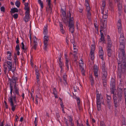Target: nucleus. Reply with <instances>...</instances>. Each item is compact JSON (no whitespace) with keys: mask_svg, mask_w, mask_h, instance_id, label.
I'll return each instance as SVG.
<instances>
[{"mask_svg":"<svg viewBox=\"0 0 126 126\" xmlns=\"http://www.w3.org/2000/svg\"><path fill=\"white\" fill-rule=\"evenodd\" d=\"M80 69L82 75L84 76L85 75V73L84 68H82Z\"/></svg>","mask_w":126,"mask_h":126,"instance_id":"nucleus-51","label":"nucleus"},{"mask_svg":"<svg viewBox=\"0 0 126 126\" xmlns=\"http://www.w3.org/2000/svg\"><path fill=\"white\" fill-rule=\"evenodd\" d=\"M59 66L60 67L61 69H62L63 66V64L62 62L61 61V58H59Z\"/></svg>","mask_w":126,"mask_h":126,"instance_id":"nucleus-30","label":"nucleus"},{"mask_svg":"<svg viewBox=\"0 0 126 126\" xmlns=\"http://www.w3.org/2000/svg\"><path fill=\"white\" fill-rule=\"evenodd\" d=\"M77 101L78 106H79L80 104V99L79 98H77Z\"/></svg>","mask_w":126,"mask_h":126,"instance_id":"nucleus-48","label":"nucleus"},{"mask_svg":"<svg viewBox=\"0 0 126 126\" xmlns=\"http://www.w3.org/2000/svg\"><path fill=\"white\" fill-rule=\"evenodd\" d=\"M97 110H98L99 111L101 110V105L102 103L100 102H96Z\"/></svg>","mask_w":126,"mask_h":126,"instance_id":"nucleus-23","label":"nucleus"},{"mask_svg":"<svg viewBox=\"0 0 126 126\" xmlns=\"http://www.w3.org/2000/svg\"><path fill=\"white\" fill-rule=\"evenodd\" d=\"M101 69L102 71V72L101 79L103 80H105L108 75L107 70L105 65V63L104 62H102L101 64Z\"/></svg>","mask_w":126,"mask_h":126,"instance_id":"nucleus-5","label":"nucleus"},{"mask_svg":"<svg viewBox=\"0 0 126 126\" xmlns=\"http://www.w3.org/2000/svg\"><path fill=\"white\" fill-rule=\"evenodd\" d=\"M10 90V96L9 97L8 100L12 108V110L14 111L16 107V105L14 104V102H16V98H19L20 96L18 85L15 84L13 89L12 86L11 84Z\"/></svg>","mask_w":126,"mask_h":126,"instance_id":"nucleus-2","label":"nucleus"},{"mask_svg":"<svg viewBox=\"0 0 126 126\" xmlns=\"http://www.w3.org/2000/svg\"><path fill=\"white\" fill-rule=\"evenodd\" d=\"M118 10L119 11H121L122 8V4L120 3H119L118 5Z\"/></svg>","mask_w":126,"mask_h":126,"instance_id":"nucleus-28","label":"nucleus"},{"mask_svg":"<svg viewBox=\"0 0 126 126\" xmlns=\"http://www.w3.org/2000/svg\"><path fill=\"white\" fill-rule=\"evenodd\" d=\"M106 79L105 80H104L105 81H103V82L104 86H105L106 85Z\"/></svg>","mask_w":126,"mask_h":126,"instance_id":"nucleus-58","label":"nucleus"},{"mask_svg":"<svg viewBox=\"0 0 126 126\" xmlns=\"http://www.w3.org/2000/svg\"><path fill=\"white\" fill-rule=\"evenodd\" d=\"M46 2L47 3V11L48 12L51 11L52 4L51 2V0H46Z\"/></svg>","mask_w":126,"mask_h":126,"instance_id":"nucleus-10","label":"nucleus"},{"mask_svg":"<svg viewBox=\"0 0 126 126\" xmlns=\"http://www.w3.org/2000/svg\"><path fill=\"white\" fill-rule=\"evenodd\" d=\"M124 91L125 95V97H126V88L124 89Z\"/></svg>","mask_w":126,"mask_h":126,"instance_id":"nucleus-57","label":"nucleus"},{"mask_svg":"<svg viewBox=\"0 0 126 126\" xmlns=\"http://www.w3.org/2000/svg\"><path fill=\"white\" fill-rule=\"evenodd\" d=\"M102 17V21H104V23H102L101 25V26L104 23H106V24L105 22L107 20V15H103Z\"/></svg>","mask_w":126,"mask_h":126,"instance_id":"nucleus-21","label":"nucleus"},{"mask_svg":"<svg viewBox=\"0 0 126 126\" xmlns=\"http://www.w3.org/2000/svg\"><path fill=\"white\" fill-rule=\"evenodd\" d=\"M38 121L37 120V118L35 117V121L34 123L35 124V126H37Z\"/></svg>","mask_w":126,"mask_h":126,"instance_id":"nucleus-40","label":"nucleus"},{"mask_svg":"<svg viewBox=\"0 0 126 126\" xmlns=\"http://www.w3.org/2000/svg\"><path fill=\"white\" fill-rule=\"evenodd\" d=\"M11 12L13 13L15 12H17L18 11L17 8H15L11 9Z\"/></svg>","mask_w":126,"mask_h":126,"instance_id":"nucleus-31","label":"nucleus"},{"mask_svg":"<svg viewBox=\"0 0 126 126\" xmlns=\"http://www.w3.org/2000/svg\"><path fill=\"white\" fill-rule=\"evenodd\" d=\"M7 63L8 66V71L11 70L12 66V62L10 61H7Z\"/></svg>","mask_w":126,"mask_h":126,"instance_id":"nucleus-19","label":"nucleus"},{"mask_svg":"<svg viewBox=\"0 0 126 126\" xmlns=\"http://www.w3.org/2000/svg\"><path fill=\"white\" fill-rule=\"evenodd\" d=\"M118 95L122 96L123 93V90L121 88H119L118 89Z\"/></svg>","mask_w":126,"mask_h":126,"instance_id":"nucleus-24","label":"nucleus"},{"mask_svg":"<svg viewBox=\"0 0 126 126\" xmlns=\"http://www.w3.org/2000/svg\"><path fill=\"white\" fill-rule=\"evenodd\" d=\"M59 24L60 28L63 27V25L61 23L59 22Z\"/></svg>","mask_w":126,"mask_h":126,"instance_id":"nucleus-60","label":"nucleus"},{"mask_svg":"<svg viewBox=\"0 0 126 126\" xmlns=\"http://www.w3.org/2000/svg\"><path fill=\"white\" fill-rule=\"evenodd\" d=\"M13 17L15 19L17 18L18 17V15L17 14V13L13 15Z\"/></svg>","mask_w":126,"mask_h":126,"instance_id":"nucleus-47","label":"nucleus"},{"mask_svg":"<svg viewBox=\"0 0 126 126\" xmlns=\"http://www.w3.org/2000/svg\"><path fill=\"white\" fill-rule=\"evenodd\" d=\"M29 12H28L27 13V12H25V16L24 18V21L26 22L28 21L29 19Z\"/></svg>","mask_w":126,"mask_h":126,"instance_id":"nucleus-18","label":"nucleus"},{"mask_svg":"<svg viewBox=\"0 0 126 126\" xmlns=\"http://www.w3.org/2000/svg\"><path fill=\"white\" fill-rule=\"evenodd\" d=\"M21 44L22 45V49H25V46L24 43L23 42H22Z\"/></svg>","mask_w":126,"mask_h":126,"instance_id":"nucleus-54","label":"nucleus"},{"mask_svg":"<svg viewBox=\"0 0 126 126\" xmlns=\"http://www.w3.org/2000/svg\"><path fill=\"white\" fill-rule=\"evenodd\" d=\"M108 44H109V46H110L111 44V41L110 40V36L109 35H108Z\"/></svg>","mask_w":126,"mask_h":126,"instance_id":"nucleus-35","label":"nucleus"},{"mask_svg":"<svg viewBox=\"0 0 126 126\" xmlns=\"http://www.w3.org/2000/svg\"><path fill=\"white\" fill-rule=\"evenodd\" d=\"M90 82L91 83V84L92 85H93L94 84V80H91Z\"/></svg>","mask_w":126,"mask_h":126,"instance_id":"nucleus-62","label":"nucleus"},{"mask_svg":"<svg viewBox=\"0 0 126 126\" xmlns=\"http://www.w3.org/2000/svg\"><path fill=\"white\" fill-rule=\"evenodd\" d=\"M96 94V102H100L102 103V104H103L104 102L103 96L101 94H98L97 92Z\"/></svg>","mask_w":126,"mask_h":126,"instance_id":"nucleus-8","label":"nucleus"},{"mask_svg":"<svg viewBox=\"0 0 126 126\" xmlns=\"http://www.w3.org/2000/svg\"><path fill=\"white\" fill-rule=\"evenodd\" d=\"M15 4L17 7H19L20 5V3L19 1H16Z\"/></svg>","mask_w":126,"mask_h":126,"instance_id":"nucleus-36","label":"nucleus"},{"mask_svg":"<svg viewBox=\"0 0 126 126\" xmlns=\"http://www.w3.org/2000/svg\"><path fill=\"white\" fill-rule=\"evenodd\" d=\"M64 121L65 123L66 124V126H68L67 122V120L66 118H64Z\"/></svg>","mask_w":126,"mask_h":126,"instance_id":"nucleus-56","label":"nucleus"},{"mask_svg":"<svg viewBox=\"0 0 126 126\" xmlns=\"http://www.w3.org/2000/svg\"><path fill=\"white\" fill-rule=\"evenodd\" d=\"M108 55L109 57L111 55V50H107Z\"/></svg>","mask_w":126,"mask_h":126,"instance_id":"nucleus-43","label":"nucleus"},{"mask_svg":"<svg viewBox=\"0 0 126 126\" xmlns=\"http://www.w3.org/2000/svg\"><path fill=\"white\" fill-rule=\"evenodd\" d=\"M94 46H92L91 48V50L90 51V56L91 58V59L93 60L94 58Z\"/></svg>","mask_w":126,"mask_h":126,"instance_id":"nucleus-12","label":"nucleus"},{"mask_svg":"<svg viewBox=\"0 0 126 126\" xmlns=\"http://www.w3.org/2000/svg\"><path fill=\"white\" fill-rule=\"evenodd\" d=\"M16 51H19L20 50L19 46L18 44L16 45Z\"/></svg>","mask_w":126,"mask_h":126,"instance_id":"nucleus-42","label":"nucleus"},{"mask_svg":"<svg viewBox=\"0 0 126 126\" xmlns=\"http://www.w3.org/2000/svg\"><path fill=\"white\" fill-rule=\"evenodd\" d=\"M3 67L4 68V72L6 74L7 72L8 66L7 65L5 64L3 65Z\"/></svg>","mask_w":126,"mask_h":126,"instance_id":"nucleus-34","label":"nucleus"},{"mask_svg":"<svg viewBox=\"0 0 126 126\" xmlns=\"http://www.w3.org/2000/svg\"><path fill=\"white\" fill-rule=\"evenodd\" d=\"M12 83H15V84H16V81H15V80H10V85L11 84V85L12 86Z\"/></svg>","mask_w":126,"mask_h":126,"instance_id":"nucleus-46","label":"nucleus"},{"mask_svg":"<svg viewBox=\"0 0 126 126\" xmlns=\"http://www.w3.org/2000/svg\"><path fill=\"white\" fill-rule=\"evenodd\" d=\"M86 11L87 13V17L88 19H90L91 18V13L90 9L88 8L87 9H86Z\"/></svg>","mask_w":126,"mask_h":126,"instance_id":"nucleus-14","label":"nucleus"},{"mask_svg":"<svg viewBox=\"0 0 126 126\" xmlns=\"http://www.w3.org/2000/svg\"><path fill=\"white\" fill-rule=\"evenodd\" d=\"M110 46H109V44H108L107 50H111V44Z\"/></svg>","mask_w":126,"mask_h":126,"instance_id":"nucleus-52","label":"nucleus"},{"mask_svg":"<svg viewBox=\"0 0 126 126\" xmlns=\"http://www.w3.org/2000/svg\"><path fill=\"white\" fill-rule=\"evenodd\" d=\"M53 94L54 95V96L55 98H58L57 92L55 88H54L53 89Z\"/></svg>","mask_w":126,"mask_h":126,"instance_id":"nucleus-22","label":"nucleus"},{"mask_svg":"<svg viewBox=\"0 0 126 126\" xmlns=\"http://www.w3.org/2000/svg\"><path fill=\"white\" fill-rule=\"evenodd\" d=\"M7 53L8 54L7 59L8 60L11 61V54L10 51H8L7 52Z\"/></svg>","mask_w":126,"mask_h":126,"instance_id":"nucleus-26","label":"nucleus"},{"mask_svg":"<svg viewBox=\"0 0 126 126\" xmlns=\"http://www.w3.org/2000/svg\"><path fill=\"white\" fill-rule=\"evenodd\" d=\"M66 56V57H65V60H66L65 66L67 68V70H68L69 69V66H68V60L66 58V56Z\"/></svg>","mask_w":126,"mask_h":126,"instance_id":"nucleus-29","label":"nucleus"},{"mask_svg":"<svg viewBox=\"0 0 126 126\" xmlns=\"http://www.w3.org/2000/svg\"><path fill=\"white\" fill-rule=\"evenodd\" d=\"M61 12L63 16V18L65 20V19H66V13L65 11L61 9Z\"/></svg>","mask_w":126,"mask_h":126,"instance_id":"nucleus-20","label":"nucleus"},{"mask_svg":"<svg viewBox=\"0 0 126 126\" xmlns=\"http://www.w3.org/2000/svg\"><path fill=\"white\" fill-rule=\"evenodd\" d=\"M71 13L70 12H68L67 16V17L69 18V25H68V27H69V29L70 31L71 32L73 33L74 30V25L73 20L74 18L73 17H71Z\"/></svg>","mask_w":126,"mask_h":126,"instance_id":"nucleus-3","label":"nucleus"},{"mask_svg":"<svg viewBox=\"0 0 126 126\" xmlns=\"http://www.w3.org/2000/svg\"><path fill=\"white\" fill-rule=\"evenodd\" d=\"M71 42L72 43L73 45L74 50H76V49H77L76 46L74 45V41L73 40H71Z\"/></svg>","mask_w":126,"mask_h":126,"instance_id":"nucleus-38","label":"nucleus"},{"mask_svg":"<svg viewBox=\"0 0 126 126\" xmlns=\"http://www.w3.org/2000/svg\"><path fill=\"white\" fill-rule=\"evenodd\" d=\"M5 9V8L3 6H2L0 8V10L2 12H4Z\"/></svg>","mask_w":126,"mask_h":126,"instance_id":"nucleus-53","label":"nucleus"},{"mask_svg":"<svg viewBox=\"0 0 126 126\" xmlns=\"http://www.w3.org/2000/svg\"><path fill=\"white\" fill-rule=\"evenodd\" d=\"M35 74L36 75V79L37 80V83L39 84L40 81L39 77H40V74L38 70L37 69H36L35 70Z\"/></svg>","mask_w":126,"mask_h":126,"instance_id":"nucleus-13","label":"nucleus"},{"mask_svg":"<svg viewBox=\"0 0 126 126\" xmlns=\"http://www.w3.org/2000/svg\"><path fill=\"white\" fill-rule=\"evenodd\" d=\"M85 5L86 6V9H87L88 8L90 9V7L89 6V4L88 3L87 0H85Z\"/></svg>","mask_w":126,"mask_h":126,"instance_id":"nucleus-32","label":"nucleus"},{"mask_svg":"<svg viewBox=\"0 0 126 126\" xmlns=\"http://www.w3.org/2000/svg\"><path fill=\"white\" fill-rule=\"evenodd\" d=\"M63 80L66 82V76L65 74H64L63 76Z\"/></svg>","mask_w":126,"mask_h":126,"instance_id":"nucleus-44","label":"nucleus"},{"mask_svg":"<svg viewBox=\"0 0 126 126\" xmlns=\"http://www.w3.org/2000/svg\"><path fill=\"white\" fill-rule=\"evenodd\" d=\"M122 98V96L121 95H120L118 96V99L117 101H118L119 102H120V101L121 100Z\"/></svg>","mask_w":126,"mask_h":126,"instance_id":"nucleus-41","label":"nucleus"},{"mask_svg":"<svg viewBox=\"0 0 126 126\" xmlns=\"http://www.w3.org/2000/svg\"><path fill=\"white\" fill-rule=\"evenodd\" d=\"M38 2L40 5L41 8H43V5L42 1L41 0H38Z\"/></svg>","mask_w":126,"mask_h":126,"instance_id":"nucleus-33","label":"nucleus"},{"mask_svg":"<svg viewBox=\"0 0 126 126\" xmlns=\"http://www.w3.org/2000/svg\"><path fill=\"white\" fill-rule=\"evenodd\" d=\"M77 126H81L80 124L79 123L78 120L77 121Z\"/></svg>","mask_w":126,"mask_h":126,"instance_id":"nucleus-64","label":"nucleus"},{"mask_svg":"<svg viewBox=\"0 0 126 126\" xmlns=\"http://www.w3.org/2000/svg\"><path fill=\"white\" fill-rule=\"evenodd\" d=\"M106 96L107 97V103L108 105H110V104L111 103V96L110 95L106 94Z\"/></svg>","mask_w":126,"mask_h":126,"instance_id":"nucleus-17","label":"nucleus"},{"mask_svg":"<svg viewBox=\"0 0 126 126\" xmlns=\"http://www.w3.org/2000/svg\"><path fill=\"white\" fill-rule=\"evenodd\" d=\"M100 126H106L105 123L103 121L101 122Z\"/></svg>","mask_w":126,"mask_h":126,"instance_id":"nucleus-55","label":"nucleus"},{"mask_svg":"<svg viewBox=\"0 0 126 126\" xmlns=\"http://www.w3.org/2000/svg\"><path fill=\"white\" fill-rule=\"evenodd\" d=\"M33 45L32 46V47L36 50V47H37L38 45V40L36 38L35 36H34L33 37Z\"/></svg>","mask_w":126,"mask_h":126,"instance_id":"nucleus-11","label":"nucleus"},{"mask_svg":"<svg viewBox=\"0 0 126 126\" xmlns=\"http://www.w3.org/2000/svg\"><path fill=\"white\" fill-rule=\"evenodd\" d=\"M79 66L80 67V68H83L84 64L82 60H80L79 61Z\"/></svg>","mask_w":126,"mask_h":126,"instance_id":"nucleus-27","label":"nucleus"},{"mask_svg":"<svg viewBox=\"0 0 126 126\" xmlns=\"http://www.w3.org/2000/svg\"><path fill=\"white\" fill-rule=\"evenodd\" d=\"M25 10H26L25 12L27 13L28 12H30L29 11V7L28 6H25L24 7Z\"/></svg>","mask_w":126,"mask_h":126,"instance_id":"nucleus-37","label":"nucleus"},{"mask_svg":"<svg viewBox=\"0 0 126 126\" xmlns=\"http://www.w3.org/2000/svg\"><path fill=\"white\" fill-rule=\"evenodd\" d=\"M48 40V35H45L44 36L43 38L44 46L43 47V49L45 50H46L47 48Z\"/></svg>","mask_w":126,"mask_h":126,"instance_id":"nucleus-7","label":"nucleus"},{"mask_svg":"<svg viewBox=\"0 0 126 126\" xmlns=\"http://www.w3.org/2000/svg\"><path fill=\"white\" fill-rule=\"evenodd\" d=\"M106 23H104L101 25L100 30V38L99 41L98 43H100L102 44H105L106 43L105 40L104 39V35L102 31H106Z\"/></svg>","mask_w":126,"mask_h":126,"instance_id":"nucleus-4","label":"nucleus"},{"mask_svg":"<svg viewBox=\"0 0 126 126\" xmlns=\"http://www.w3.org/2000/svg\"><path fill=\"white\" fill-rule=\"evenodd\" d=\"M70 122H72L73 120L72 117L71 116H68V117Z\"/></svg>","mask_w":126,"mask_h":126,"instance_id":"nucleus-39","label":"nucleus"},{"mask_svg":"<svg viewBox=\"0 0 126 126\" xmlns=\"http://www.w3.org/2000/svg\"><path fill=\"white\" fill-rule=\"evenodd\" d=\"M116 90L114 89H113L112 90H111V93L114 94L113 95V99L114 103V106L115 107L117 108L119 105V103L118 101H117V96L115 95L114 94V92Z\"/></svg>","mask_w":126,"mask_h":126,"instance_id":"nucleus-6","label":"nucleus"},{"mask_svg":"<svg viewBox=\"0 0 126 126\" xmlns=\"http://www.w3.org/2000/svg\"><path fill=\"white\" fill-rule=\"evenodd\" d=\"M101 13L103 15H107L108 11L106 10L105 9H102V8H101Z\"/></svg>","mask_w":126,"mask_h":126,"instance_id":"nucleus-25","label":"nucleus"},{"mask_svg":"<svg viewBox=\"0 0 126 126\" xmlns=\"http://www.w3.org/2000/svg\"><path fill=\"white\" fill-rule=\"evenodd\" d=\"M39 99V98L37 96V95H36V102L35 104H38V100Z\"/></svg>","mask_w":126,"mask_h":126,"instance_id":"nucleus-45","label":"nucleus"},{"mask_svg":"<svg viewBox=\"0 0 126 126\" xmlns=\"http://www.w3.org/2000/svg\"><path fill=\"white\" fill-rule=\"evenodd\" d=\"M79 12L80 13H82V12L83 8H79Z\"/></svg>","mask_w":126,"mask_h":126,"instance_id":"nucleus-63","label":"nucleus"},{"mask_svg":"<svg viewBox=\"0 0 126 126\" xmlns=\"http://www.w3.org/2000/svg\"><path fill=\"white\" fill-rule=\"evenodd\" d=\"M74 50L73 51V55H75H75L77 54V51H78L77 49H76V50Z\"/></svg>","mask_w":126,"mask_h":126,"instance_id":"nucleus-50","label":"nucleus"},{"mask_svg":"<svg viewBox=\"0 0 126 126\" xmlns=\"http://www.w3.org/2000/svg\"><path fill=\"white\" fill-rule=\"evenodd\" d=\"M94 74L95 76L98 77V68L96 65H94Z\"/></svg>","mask_w":126,"mask_h":126,"instance_id":"nucleus-16","label":"nucleus"},{"mask_svg":"<svg viewBox=\"0 0 126 126\" xmlns=\"http://www.w3.org/2000/svg\"><path fill=\"white\" fill-rule=\"evenodd\" d=\"M98 48L99 57L102 60V62H104L103 56L104 55L103 51L102 50V47L100 46L98 47Z\"/></svg>","mask_w":126,"mask_h":126,"instance_id":"nucleus-9","label":"nucleus"},{"mask_svg":"<svg viewBox=\"0 0 126 126\" xmlns=\"http://www.w3.org/2000/svg\"><path fill=\"white\" fill-rule=\"evenodd\" d=\"M48 25L47 24H46L44 26V28L43 29V34L44 35H48Z\"/></svg>","mask_w":126,"mask_h":126,"instance_id":"nucleus-15","label":"nucleus"},{"mask_svg":"<svg viewBox=\"0 0 126 126\" xmlns=\"http://www.w3.org/2000/svg\"><path fill=\"white\" fill-rule=\"evenodd\" d=\"M24 5L25 6H28L29 4L28 2H24Z\"/></svg>","mask_w":126,"mask_h":126,"instance_id":"nucleus-59","label":"nucleus"},{"mask_svg":"<svg viewBox=\"0 0 126 126\" xmlns=\"http://www.w3.org/2000/svg\"><path fill=\"white\" fill-rule=\"evenodd\" d=\"M117 25L118 33L121 34L119 39L120 45V50L118 54V58L119 59L118 61V66L117 74L119 78H121V75L122 69H126V57L124 49L125 40L124 34L122 30V27L120 19H119L118 21Z\"/></svg>","mask_w":126,"mask_h":126,"instance_id":"nucleus-1","label":"nucleus"},{"mask_svg":"<svg viewBox=\"0 0 126 126\" xmlns=\"http://www.w3.org/2000/svg\"><path fill=\"white\" fill-rule=\"evenodd\" d=\"M12 80L16 81L17 80V78L15 76H13L12 78L11 79Z\"/></svg>","mask_w":126,"mask_h":126,"instance_id":"nucleus-49","label":"nucleus"},{"mask_svg":"<svg viewBox=\"0 0 126 126\" xmlns=\"http://www.w3.org/2000/svg\"><path fill=\"white\" fill-rule=\"evenodd\" d=\"M23 51H24V53H25L27 52V48L26 47H25V49H23Z\"/></svg>","mask_w":126,"mask_h":126,"instance_id":"nucleus-61","label":"nucleus"}]
</instances>
